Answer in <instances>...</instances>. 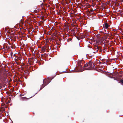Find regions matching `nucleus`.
Instances as JSON below:
<instances>
[{"mask_svg": "<svg viewBox=\"0 0 123 123\" xmlns=\"http://www.w3.org/2000/svg\"><path fill=\"white\" fill-rule=\"evenodd\" d=\"M94 68V65L92 62H90L87 64H86L84 66L83 69L80 68V69L78 70V72H81L84 70L92 69Z\"/></svg>", "mask_w": 123, "mask_h": 123, "instance_id": "obj_1", "label": "nucleus"}, {"mask_svg": "<svg viewBox=\"0 0 123 123\" xmlns=\"http://www.w3.org/2000/svg\"><path fill=\"white\" fill-rule=\"evenodd\" d=\"M50 79L49 78H46L43 80V83L42 85L41 89L46 86L50 82Z\"/></svg>", "mask_w": 123, "mask_h": 123, "instance_id": "obj_2", "label": "nucleus"}, {"mask_svg": "<svg viewBox=\"0 0 123 123\" xmlns=\"http://www.w3.org/2000/svg\"><path fill=\"white\" fill-rule=\"evenodd\" d=\"M109 27V25L107 23L104 24L103 25V27L104 29H107Z\"/></svg>", "mask_w": 123, "mask_h": 123, "instance_id": "obj_3", "label": "nucleus"}, {"mask_svg": "<svg viewBox=\"0 0 123 123\" xmlns=\"http://www.w3.org/2000/svg\"><path fill=\"white\" fill-rule=\"evenodd\" d=\"M119 83H121L122 85H123V80L121 79L120 80V81L119 82Z\"/></svg>", "mask_w": 123, "mask_h": 123, "instance_id": "obj_4", "label": "nucleus"}]
</instances>
